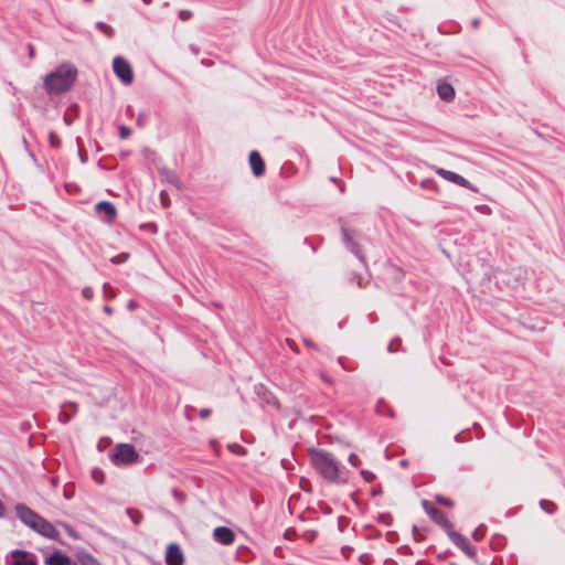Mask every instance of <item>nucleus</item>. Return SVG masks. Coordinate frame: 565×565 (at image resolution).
Instances as JSON below:
<instances>
[{"mask_svg": "<svg viewBox=\"0 0 565 565\" xmlns=\"http://www.w3.org/2000/svg\"><path fill=\"white\" fill-rule=\"evenodd\" d=\"M310 461L319 475L329 482H345L339 461L328 451L315 449L310 451Z\"/></svg>", "mask_w": 565, "mask_h": 565, "instance_id": "1", "label": "nucleus"}, {"mask_svg": "<svg viewBox=\"0 0 565 565\" xmlns=\"http://www.w3.org/2000/svg\"><path fill=\"white\" fill-rule=\"evenodd\" d=\"M77 70L71 64H62L44 78V88L49 94H61L68 90L75 83Z\"/></svg>", "mask_w": 565, "mask_h": 565, "instance_id": "2", "label": "nucleus"}, {"mask_svg": "<svg viewBox=\"0 0 565 565\" xmlns=\"http://www.w3.org/2000/svg\"><path fill=\"white\" fill-rule=\"evenodd\" d=\"M139 455L137 454L135 447L130 444L117 445L110 455L111 461L116 465H129L137 461Z\"/></svg>", "mask_w": 565, "mask_h": 565, "instance_id": "3", "label": "nucleus"}, {"mask_svg": "<svg viewBox=\"0 0 565 565\" xmlns=\"http://www.w3.org/2000/svg\"><path fill=\"white\" fill-rule=\"evenodd\" d=\"M114 73L126 85L134 81V72L129 63L121 56H117L113 61Z\"/></svg>", "mask_w": 565, "mask_h": 565, "instance_id": "4", "label": "nucleus"}, {"mask_svg": "<svg viewBox=\"0 0 565 565\" xmlns=\"http://www.w3.org/2000/svg\"><path fill=\"white\" fill-rule=\"evenodd\" d=\"M422 505L430 519L439 526H441L447 532V534L452 531V523L444 515L441 511L433 507L431 503L427 500H423Z\"/></svg>", "mask_w": 565, "mask_h": 565, "instance_id": "5", "label": "nucleus"}, {"mask_svg": "<svg viewBox=\"0 0 565 565\" xmlns=\"http://www.w3.org/2000/svg\"><path fill=\"white\" fill-rule=\"evenodd\" d=\"M8 565H38L36 556L26 551L14 550L7 557Z\"/></svg>", "mask_w": 565, "mask_h": 565, "instance_id": "6", "label": "nucleus"}, {"mask_svg": "<svg viewBox=\"0 0 565 565\" xmlns=\"http://www.w3.org/2000/svg\"><path fill=\"white\" fill-rule=\"evenodd\" d=\"M435 172L439 177H441L443 179H445L451 183H455L459 186L469 189L472 192H476V193L478 192V189L475 185H472L467 179H465L463 177H461L460 174H458L456 172H452V171H449V170H446L443 168H437L435 170Z\"/></svg>", "mask_w": 565, "mask_h": 565, "instance_id": "7", "label": "nucleus"}, {"mask_svg": "<svg viewBox=\"0 0 565 565\" xmlns=\"http://www.w3.org/2000/svg\"><path fill=\"white\" fill-rule=\"evenodd\" d=\"M15 512L18 518L23 522L26 526L30 529H34L38 524V521H40L41 515L32 511L30 508L22 503H18L15 505Z\"/></svg>", "mask_w": 565, "mask_h": 565, "instance_id": "8", "label": "nucleus"}, {"mask_svg": "<svg viewBox=\"0 0 565 565\" xmlns=\"http://www.w3.org/2000/svg\"><path fill=\"white\" fill-rule=\"evenodd\" d=\"M98 216L106 223H111L117 216V210L111 202L102 201L95 205Z\"/></svg>", "mask_w": 565, "mask_h": 565, "instance_id": "9", "label": "nucleus"}, {"mask_svg": "<svg viewBox=\"0 0 565 565\" xmlns=\"http://www.w3.org/2000/svg\"><path fill=\"white\" fill-rule=\"evenodd\" d=\"M449 539L451 542L458 546L467 556L475 559L477 556L476 548L471 546L468 541L459 533L455 532L454 530L448 533Z\"/></svg>", "mask_w": 565, "mask_h": 565, "instance_id": "10", "label": "nucleus"}, {"mask_svg": "<svg viewBox=\"0 0 565 565\" xmlns=\"http://www.w3.org/2000/svg\"><path fill=\"white\" fill-rule=\"evenodd\" d=\"M166 562L168 565H183L184 557L180 546L175 543H171L167 547Z\"/></svg>", "mask_w": 565, "mask_h": 565, "instance_id": "11", "label": "nucleus"}, {"mask_svg": "<svg viewBox=\"0 0 565 565\" xmlns=\"http://www.w3.org/2000/svg\"><path fill=\"white\" fill-rule=\"evenodd\" d=\"M33 531L52 540H57L60 535L58 531L54 527V525L46 521L45 519H43L42 516L40 521H38V524L33 529Z\"/></svg>", "mask_w": 565, "mask_h": 565, "instance_id": "12", "label": "nucleus"}, {"mask_svg": "<svg viewBox=\"0 0 565 565\" xmlns=\"http://www.w3.org/2000/svg\"><path fill=\"white\" fill-rule=\"evenodd\" d=\"M213 537L216 542L223 545H230L234 542V532L226 526H218L213 531Z\"/></svg>", "mask_w": 565, "mask_h": 565, "instance_id": "13", "label": "nucleus"}, {"mask_svg": "<svg viewBox=\"0 0 565 565\" xmlns=\"http://www.w3.org/2000/svg\"><path fill=\"white\" fill-rule=\"evenodd\" d=\"M249 164L255 177H262L265 172V163L257 151L249 154Z\"/></svg>", "mask_w": 565, "mask_h": 565, "instance_id": "14", "label": "nucleus"}, {"mask_svg": "<svg viewBox=\"0 0 565 565\" xmlns=\"http://www.w3.org/2000/svg\"><path fill=\"white\" fill-rule=\"evenodd\" d=\"M77 413V404L74 402H68L63 404L62 409L58 414V420L62 424H67L73 416Z\"/></svg>", "mask_w": 565, "mask_h": 565, "instance_id": "15", "label": "nucleus"}, {"mask_svg": "<svg viewBox=\"0 0 565 565\" xmlns=\"http://www.w3.org/2000/svg\"><path fill=\"white\" fill-rule=\"evenodd\" d=\"M437 93L438 96L445 102H451L455 98L454 87L445 81L438 82Z\"/></svg>", "mask_w": 565, "mask_h": 565, "instance_id": "16", "label": "nucleus"}, {"mask_svg": "<svg viewBox=\"0 0 565 565\" xmlns=\"http://www.w3.org/2000/svg\"><path fill=\"white\" fill-rule=\"evenodd\" d=\"M45 565H73L72 559L60 551L54 552L45 558Z\"/></svg>", "mask_w": 565, "mask_h": 565, "instance_id": "17", "label": "nucleus"}, {"mask_svg": "<svg viewBox=\"0 0 565 565\" xmlns=\"http://www.w3.org/2000/svg\"><path fill=\"white\" fill-rule=\"evenodd\" d=\"M159 173L164 182L170 183L178 189L181 188L180 179L173 171L162 168L159 169Z\"/></svg>", "mask_w": 565, "mask_h": 565, "instance_id": "18", "label": "nucleus"}, {"mask_svg": "<svg viewBox=\"0 0 565 565\" xmlns=\"http://www.w3.org/2000/svg\"><path fill=\"white\" fill-rule=\"evenodd\" d=\"M342 234H343V239L344 242L347 243L348 245V248L353 253L355 254L359 258H361V256L359 255V250H358V246L356 244L352 241V237L350 236V233L347 228H343L342 230Z\"/></svg>", "mask_w": 565, "mask_h": 565, "instance_id": "19", "label": "nucleus"}, {"mask_svg": "<svg viewBox=\"0 0 565 565\" xmlns=\"http://www.w3.org/2000/svg\"><path fill=\"white\" fill-rule=\"evenodd\" d=\"M540 505L545 512H547L550 514L554 513L557 509V507L554 502L546 501V500H541Z\"/></svg>", "mask_w": 565, "mask_h": 565, "instance_id": "20", "label": "nucleus"}, {"mask_svg": "<svg viewBox=\"0 0 565 565\" xmlns=\"http://www.w3.org/2000/svg\"><path fill=\"white\" fill-rule=\"evenodd\" d=\"M127 514L129 515V518L131 519V521L137 525L139 524V522L141 521L142 519V514L141 512L137 511V510H134L131 508L127 509Z\"/></svg>", "mask_w": 565, "mask_h": 565, "instance_id": "21", "label": "nucleus"}, {"mask_svg": "<svg viewBox=\"0 0 565 565\" xmlns=\"http://www.w3.org/2000/svg\"><path fill=\"white\" fill-rule=\"evenodd\" d=\"M96 28L104 32L107 36H113L114 34V29L104 22H97Z\"/></svg>", "mask_w": 565, "mask_h": 565, "instance_id": "22", "label": "nucleus"}, {"mask_svg": "<svg viewBox=\"0 0 565 565\" xmlns=\"http://www.w3.org/2000/svg\"><path fill=\"white\" fill-rule=\"evenodd\" d=\"M436 501L445 507L452 508L455 505L454 501L451 499H448L443 495H436Z\"/></svg>", "mask_w": 565, "mask_h": 565, "instance_id": "23", "label": "nucleus"}, {"mask_svg": "<svg viewBox=\"0 0 565 565\" xmlns=\"http://www.w3.org/2000/svg\"><path fill=\"white\" fill-rule=\"evenodd\" d=\"M49 140H50V145L51 147L53 148H58L61 146V140L60 138L57 137V135L53 131H51L49 134Z\"/></svg>", "mask_w": 565, "mask_h": 565, "instance_id": "24", "label": "nucleus"}, {"mask_svg": "<svg viewBox=\"0 0 565 565\" xmlns=\"http://www.w3.org/2000/svg\"><path fill=\"white\" fill-rule=\"evenodd\" d=\"M160 200H161V204H162L163 207H169L170 206L171 201H170V198H169L168 193L164 190H162L160 192Z\"/></svg>", "mask_w": 565, "mask_h": 565, "instance_id": "25", "label": "nucleus"}, {"mask_svg": "<svg viewBox=\"0 0 565 565\" xmlns=\"http://www.w3.org/2000/svg\"><path fill=\"white\" fill-rule=\"evenodd\" d=\"M127 258H128V254H119V255H117V256H114V257L111 258V262H113L114 264H121V263L126 262V260H127Z\"/></svg>", "mask_w": 565, "mask_h": 565, "instance_id": "26", "label": "nucleus"}, {"mask_svg": "<svg viewBox=\"0 0 565 565\" xmlns=\"http://www.w3.org/2000/svg\"><path fill=\"white\" fill-rule=\"evenodd\" d=\"M484 536V530L482 527H478L473 531L472 537L476 541H480Z\"/></svg>", "mask_w": 565, "mask_h": 565, "instance_id": "27", "label": "nucleus"}, {"mask_svg": "<svg viewBox=\"0 0 565 565\" xmlns=\"http://www.w3.org/2000/svg\"><path fill=\"white\" fill-rule=\"evenodd\" d=\"M130 132H131L130 129L126 126H121L119 128V136L121 139L128 138L130 136Z\"/></svg>", "mask_w": 565, "mask_h": 565, "instance_id": "28", "label": "nucleus"}, {"mask_svg": "<svg viewBox=\"0 0 565 565\" xmlns=\"http://www.w3.org/2000/svg\"><path fill=\"white\" fill-rule=\"evenodd\" d=\"M82 563H83V565H99L97 563V561L94 557L89 556V555L85 556L82 559Z\"/></svg>", "mask_w": 565, "mask_h": 565, "instance_id": "29", "label": "nucleus"}, {"mask_svg": "<svg viewBox=\"0 0 565 565\" xmlns=\"http://www.w3.org/2000/svg\"><path fill=\"white\" fill-rule=\"evenodd\" d=\"M93 289L90 287H85L82 290V295L85 299L90 300L93 298Z\"/></svg>", "mask_w": 565, "mask_h": 565, "instance_id": "30", "label": "nucleus"}, {"mask_svg": "<svg viewBox=\"0 0 565 565\" xmlns=\"http://www.w3.org/2000/svg\"><path fill=\"white\" fill-rule=\"evenodd\" d=\"M179 17H180L181 20L185 21V20H188V19H190L192 17V12L189 11V10H181L179 12Z\"/></svg>", "mask_w": 565, "mask_h": 565, "instance_id": "31", "label": "nucleus"}, {"mask_svg": "<svg viewBox=\"0 0 565 565\" xmlns=\"http://www.w3.org/2000/svg\"><path fill=\"white\" fill-rule=\"evenodd\" d=\"M349 461L352 466H358L360 463V458L355 454H351L349 456Z\"/></svg>", "mask_w": 565, "mask_h": 565, "instance_id": "32", "label": "nucleus"}, {"mask_svg": "<svg viewBox=\"0 0 565 565\" xmlns=\"http://www.w3.org/2000/svg\"><path fill=\"white\" fill-rule=\"evenodd\" d=\"M172 495L180 502L184 500V494L177 489L172 490Z\"/></svg>", "mask_w": 565, "mask_h": 565, "instance_id": "33", "label": "nucleus"}, {"mask_svg": "<svg viewBox=\"0 0 565 565\" xmlns=\"http://www.w3.org/2000/svg\"><path fill=\"white\" fill-rule=\"evenodd\" d=\"M361 473L366 481H371L374 478V475L367 470H362Z\"/></svg>", "mask_w": 565, "mask_h": 565, "instance_id": "34", "label": "nucleus"}, {"mask_svg": "<svg viewBox=\"0 0 565 565\" xmlns=\"http://www.w3.org/2000/svg\"><path fill=\"white\" fill-rule=\"evenodd\" d=\"M212 411L210 408H203L200 411L201 418H206L211 415Z\"/></svg>", "mask_w": 565, "mask_h": 565, "instance_id": "35", "label": "nucleus"}, {"mask_svg": "<svg viewBox=\"0 0 565 565\" xmlns=\"http://www.w3.org/2000/svg\"><path fill=\"white\" fill-rule=\"evenodd\" d=\"M28 51H29V55L30 57H34V47L32 44H29L28 45Z\"/></svg>", "mask_w": 565, "mask_h": 565, "instance_id": "36", "label": "nucleus"}, {"mask_svg": "<svg viewBox=\"0 0 565 565\" xmlns=\"http://www.w3.org/2000/svg\"><path fill=\"white\" fill-rule=\"evenodd\" d=\"M321 377L323 379L324 382L329 383V384H332L333 381L332 379H330L329 376H327L326 374L321 373Z\"/></svg>", "mask_w": 565, "mask_h": 565, "instance_id": "37", "label": "nucleus"}, {"mask_svg": "<svg viewBox=\"0 0 565 565\" xmlns=\"http://www.w3.org/2000/svg\"><path fill=\"white\" fill-rule=\"evenodd\" d=\"M394 345H395V341H392V342L390 343L388 348H387L390 352H395V351H396V349L394 348Z\"/></svg>", "mask_w": 565, "mask_h": 565, "instance_id": "38", "label": "nucleus"}, {"mask_svg": "<svg viewBox=\"0 0 565 565\" xmlns=\"http://www.w3.org/2000/svg\"><path fill=\"white\" fill-rule=\"evenodd\" d=\"M78 154H79V159L82 162H86V157L83 154L82 150L79 149L78 151Z\"/></svg>", "mask_w": 565, "mask_h": 565, "instance_id": "39", "label": "nucleus"}, {"mask_svg": "<svg viewBox=\"0 0 565 565\" xmlns=\"http://www.w3.org/2000/svg\"><path fill=\"white\" fill-rule=\"evenodd\" d=\"M104 311H105L107 315H111L113 309H111L109 306H105V307H104Z\"/></svg>", "mask_w": 565, "mask_h": 565, "instance_id": "40", "label": "nucleus"}, {"mask_svg": "<svg viewBox=\"0 0 565 565\" xmlns=\"http://www.w3.org/2000/svg\"><path fill=\"white\" fill-rule=\"evenodd\" d=\"M4 505L3 503L0 501V516H2L4 514Z\"/></svg>", "mask_w": 565, "mask_h": 565, "instance_id": "41", "label": "nucleus"}, {"mask_svg": "<svg viewBox=\"0 0 565 565\" xmlns=\"http://www.w3.org/2000/svg\"><path fill=\"white\" fill-rule=\"evenodd\" d=\"M305 344H306L307 347L315 348L313 343H312L310 340H305Z\"/></svg>", "mask_w": 565, "mask_h": 565, "instance_id": "42", "label": "nucleus"}, {"mask_svg": "<svg viewBox=\"0 0 565 565\" xmlns=\"http://www.w3.org/2000/svg\"><path fill=\"white\" fill-rule=\"evenodd\" d=\"M472 25L476 28L479 25V20L478 19H473L472 20Z\"/></svg>", "mask_w": 565, "mask_h": 565, "instance_id": "43", "label": "nucleus"}, {"mask_svg": "<svg viewBox=\"0 0 565 565\" xmlns=\"http://www.w3.org/2000/svg\"><path fill=\"white\" fill-rule=\"evenodd\" d=\"M135 307H136L135 302L130 301L129 305H128V308L132 310Z\"/></svg>", "mask_w": 565, "mask_h": 565, "instance_id": "44", "label": "nucleus"}, {"mask_svg": "<svg viewBox=\"0 0 565 565\" xmlns=\"http://www.w3.org/2000/svg\"><path fill=\"white\" fill-rule=\"evenodd\" d=\"M338 361L342 365L343 369H347V366L343 364V359L342 358H339Z\"/></svg>", "mask_w": 565, "mask_h": 565, "instance_id": "45", "label": "nucleus"}, {"mask_svg": "<svg viewBox=\"0 0 565 565\" xmlns=\"http://www.w3.org/2000/svg\"><path fill=\"white\" fill-rule=\"evenodd\" d=\"M104 290L107 291L108 288H110L109 284L108 282H105L104 286H103Z\"/></svg>", "mask_w": 565, "mask_h": 565, "instance_id": "46", "label": "nucleus"}, {"mask_svg": "<svg viewBox=\"0 0 565 565\" xmlns=\"http://www.w3.org/2000/svg\"><path fill=\"white\" fill-rule=\"evenodd\" d=\"M145 4H150L152 0H142Z\"/></svg>", "mask_w": 565, "mask_h": 565, "instance_id": "47", "label": "nucleus"}, {"mask_svg": "<svg viewBox=\"0 0 565 565\" xmlns=\"http://www.w3.org/2000/svg\"><path fill=\"white\" fill-rule=\"evenodd\" d=\"M64 497L70 498V492H65Z\"/></svg>", "mask_w": 565, "mask_h": 565, "instance_id": "48", "label": "nucleus"}, {"mask_svg": "<svg viewBox=\"0 0 565 565\" xmlns=\"http://www.w3.org/2000/svg\"><path fill=\"white\" fill-rule=\"evenodd\" d=\"M64 497L70 498V492H65Z\"/></svg>", "mask_w": 565, "mask_h": 565, "instance_id": "49", "label": "nucleus"}, {"mask_svg": "<svg viewBox=\"0 0 565 565\" xmlns=\"http://www.w3.org/2000/svg\"><path fill=\"white\" fill-rule=\"evenodd\" d=\"M52 483H53V486H55L56 484V480L52 479Z\"/></svg>", "mask_w": 565, "mask_h": 565, "instance_id": "50", "label": "nucleus"}]
</instances>
